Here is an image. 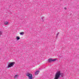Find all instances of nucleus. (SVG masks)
<instances>
[{"mask_svg": "<svg viewBox=\"0 0 79 79\" xmlns=\"http://www.w3.org/2000/svg\"><path fill=\"white\" fill-rule=\"evenodd\" d=\"M60 76L62 77H64V74L63 73H61V72L59 71L56 73L54 79H59L60 77Z\"/></svg>", "mask_w": 79, "mask_h": 79, "instance_id": "obj_1", "label": "nucleus"}, {"mask_svg": "<svg viewBox=\"0 0 79 79\" xmlns=\"http://www.w3.org/2000/svg\"><path fill=\"white\" fill-rule=\"evenodd\" d=\"M15 64V63L14 62H11L9 63L8 66H7V68H11V67H13V65Z\"/></svg>", "mask_w": 79, "mask_h": 79, "instance_id": "obj_2", "label": "nucleus"}, {"mask_svg": "<svg viewBox=\"0 0 79 79\" xmlns=\"http://www.w3.org/2000/svg\"><path fill=\"white\" fill-rule=\"evenodd\" d=\"M27 76L28 77V78L29 79H32V75L31 73H27L26 74Z\"/></svg>", "mask_w": 79, "mask_h": 79, "instance_id": "obj_3", "label": "nucleus"}, {"mask_svg": "<svg viewBox=\"0 0 79 79\" xmlns=\"http://www.w3.org/2000/svg\"><path fill=\"white\" fill-rule=\"evenodd\" d=\"M56 60V59H49L48 60V62L49 63H50V62H52V61H55Z\"/></svg>", "mask_w": 79, "mask_h": 79, "instance_id": "obj_4", "label": "nucleus"}, {"mask_svg": "<svg viewBox=\"0 0 79 79\" xmlns=\"http://www.w3.org/2000/svg\"><path fill=\"white\" fill-rule=\"evenodd\" d=\"M8 24H9V23H8V22L7 21L5 22L4 23V24L5 25H8Z\"/></svg>", "mask_w": 79, "mask_h": 79, "instance_id": "obj_5", "label": "nucleus"}, {"mask_svg": "<svg viewBox=\"0 0 79 79\" xmlns=\"http://www.w3.org/2000/svg\"><path fill=\"white\" fill-rule=\"evenodd\" d=\"M39 72V71H36L35 73V75H37L38 74Z\"/></svg>", "mask_w": 79, "mask_h": 79, "instance_id": "obj_6", "label": "nucleus"}, {"mask_svg": "<svg viewBox=\"0 0 79 79\" xmlns=\"http://www.w3.org/2000/svg\"><path fill=\"white\" fill-rule=\"evenodd\" d=\"M18 76H19L18 75H16L14 76V77L15 79H17V78L18 77Z\"/></svg>", "mask_w": 79, "mask_h": 79, "instance_id": "obj_7", "label": "nucleus"}, {"mask_svg": "<svg viewBox=\"0 0 79 79\" xmlns=\"http://www.w3.org/2000/svg\"><path fill=\"white\" fill-rule=\"evenodd\" d=\"M44 17H42L41 18V21H42V22H44Z\"/></svg>", "mask_w": 79, "mask_h": 79, "instance_id": "obj_8", "label": "nucleus"}, {"mask_svg": "<svg viewBox=\"0 0 79 79\" xmlns=\"http://www.w3.org/2000/svg\"><path fill=\"white\" fill-rule=\"evenodd\" d=\"M17 40H19L20 39V38L19 36H17L16 37Z\"/></svg>", "mask_w": 79, "mask_h": 79, "instance_id": "obj_9", "label": "nucleus"}, {"mask_svg": "<svg viewBox=\"0 0 79 79\" xmlns=\"http://www.w3.org/2000/svg\"><path fill=\"white\" fill-rule=\"evenodd\" d=\"M3 33V32L2 31H0V35H2V34Z\"/></svg>", "mask_w": 79, "mask_h": 79, "instance_id": "obj_10", "label": "nucleus"}, {"mask_svg": "<svg viewBox=\"0 0 79 79\" xmlns=\"http://www.w3.org/2000/svg\"><path fill=\"white\" fill-rule=\"evenodd\" d=\"M20 35H23L24 34V33L23 32H22L20 33Z\"/></svg>", "mask_w": 79, "mask_h": 79, "instance_id": "obj_11", "label": "nucleus"}, {"mask_svg": "<svg viewBox=\"0 0 79 79\" xmlns=\"http://www.w3.org/2000/svg\"><path fill=\"white\" fill-rule=\"evenodd\" d=\"M64 9L65 10H66V9H67V8H66V7H65V8H64Z\"/></svg>", "mask_w": 79, "mask_h": 79, "instance_id": "obj_12", "label": "nucleus"}, {"mask_svg": "<svg viewBox=\"0 0 79 79\" xmlns=\"http://www.w3.org/2000/svg\"><path fill=\"white\" fill-rule=\"evenodd\" d=\"M59 34V33H58L57 35H58Z\"/></svg>", "mask_w": 79, "mask_h": 79, "instance_id": "obj_13", "label": "nucleus"}]
</instances>
